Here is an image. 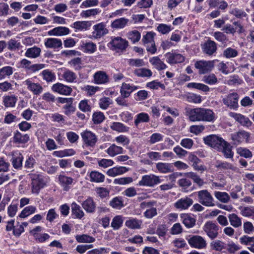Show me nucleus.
Instances as JSON below:
<instances>
[{"label": "nucleus", "instance_id": "obj_1", "mask_svg": "<svg viewBox=\"0 0 254 254\" xmlns=\"http://www.w3.org/2000/svg\"><path fill=\"white\" fill-rule=\"evenodd\" d=\"M189 118L192 122H213L215 120V114L210 109L201 108H194L190 110Z\"/></svg>", "mask_w": 254, "mask_h": 254}, {"label": "nucleus", "instance_id": "obj_2", "mask_svg": "<svg viewBox=\"0 0 254 254\" xmlns=\"http://www.w3.org/2000/svg\"><path fill=\"white\" fill-rule=\"evenodd\" d=\"M197 195L198 201L199 203L205 206H214V199L209 192L207 190H202L200 191L194 192L190 194V196Z\"/></svg>", "mask_w": 254, "mask_h": 254}, {"label": "nucleus", "instance_id": "obj_3", "mask_svg": "<svg viewBox=\"0 0 254 254\" xmlns=\"http://www.w3.org/2000/svg\"><path fill=\"white\" fill-rule=\"evenodd\" d=\"M202 229L211 240L216 238L222 230L216 223L212 221H207L203 225Z\"/></svg>", "mask_w": 254, "mask_h": 254}, {"label": "nucleus", "instance_id": "obj_4", "mask_svg": "<svg viewBox=\"0 0 254 254\" xmlns=\"http://www.w3.org/2000/svg\"><path fill=\"white\" fill-rule=\"evenodd\" d=\"M163 181L160 177L154 174L145 175L142 176L141 179L138 182L137 185L138 186H145L154 187Z\"/></svg>", "mask_w": 254, "mask_h": 254}, {"label": "nucleus", "instance_id": "obj_5", "mask_svg": "<svg viewBox=\"0 0 254 254\" xmlns=\"http://www.w3.org/2000/svg\"><path fill=\"white\" fill-rule=\"evenodd\" d=\"M204 143L218 151L225 140L221 137L215 134H210L203 138Z\"/></svg>", "mask_w": 254, "mask_h": 254}, {"label": "nucleus", "instance_id": "obj_6", "mask_svg": "<svg viewBox=\"0 0 254 254\" xmlns=\"http://www.w3.org/2000/svg\"><path fill=\"white\" fill-rule=\"evenodd\" d=\"M251 134L245 130H240L231 134V139L232 140L233 145H238L242 142H250Z\"/></svg>", "mask_w": 254, "mask_h": 254}, {"label": "nucleus", "instance_id": "obj_7", "mask_svg": "<svg viewBox=\"0 0 254 254\" xmlns=\"http://www.w3.org/2000/svg\"><path fill=\"white\" fill-rule=\"evenodd\" d=\"M189 244L191 248L202 249L206 247L205 239L199 235H189L186 237Z\"/></svg>", "mask_w": 254, "mask_h": 254}, {"label": "nucleus", "instance_id": "obj_8", "mask_svg": "<svg viewBox=\"0 0 254 254\" xmlns=\"http://www.w3.org/2000/svg\"><path fill=\"white\" fill-rule=\"evenodd\" d=\"M128 46V41L121 37L112 38V40L108 44V47L112 50H119L123 51L125 50Z\"/></svg>", "mask_w": 254, "mask_h": 254}, {"label": "nucleus", "instance_id": "obj_9", "mask_svg": "<svg viewBox=\"0 0 254 254\" xmlns=\"http://www.w3.org/2000/svg\"><path fill=\"white\" fill-rule=\"evenodd\" d=\"M82 139L87 147L94 148L98 141L97 135L93 132L85 130L80 133Z\"/></svg>", "mask_w": 254, "mask_h": 254}, {"label": "nucleus", "instance_id": "obj_10", "mask_svg": "<svg viewBox=\"0 0 254 254\" xmlns=\"http://www.w3.org/2000/svg\"><path fill=\"white\" fill-rule=\"evenodd\" d=\"M239 95L236 92L229 93L223 99V103L231 109L236 110L239 107Z\"/></svg>", "mask_w": 254, "mask_h": 254}, {"label": "nucleus", "instance_id": "obj_11", "mask_svg": "<svg viewBox=\"0 0 254 254\" xmlns=\"http://www.w3.org/2000/svg\"><path fill=\"white\" fill-rule=\"evenodd\" d=\"M233 24L236 26L234 28L230 24H226L222 28V30L227 34H231L234 35L236 32L240 34L245 32V30L240 21H235L233 22Z\"/></svg>", "mask_w": 254, "mask_h": 254}, {"label": "nucleus", "instance_id": "obj_12", "mask_svg": "<svg viewBox=\"0 0 254 254\" xmlns=\"http://www.w3.org/2000/svg\"><path fill=\"white\" fill-rule=\"evenodd\" d=\"M32 178V192L38 194L41 189L44 188L46 184L40 175H33Z\"/></svg>", "mask_w": 254, "mask_h": 254}, {"label": "nucleus", "instance_id": "obj_13", "mask_svg": "<svg viewBox=\"0 0 254 254\" xmlns=\"http://www.w3.org/2000/svg\"><path fill=\"white\" fill-rule=\"evenodd\" d=\"M214 61H199L196 62L194 66L199 69V74H205L211 71L214 67Z\"/></svg>", "mask_w": 254, "mask_h": 254}, {"label": "nucleus", "instance_id": "obj_14", "mask_svg": "<svg viewBox=\"0 0 254 254\" xmlns=\"http://www.w3.org/2000/svg\"><path fill=\"white\" fill-rule=\"evenodd\" d=\"M166 62L170 64H181L185 61V57L182 54L176 52H167L164 55Z\"/></svg>", "mask_w": 254, "mask_h": 254}, {"label": "nucleus", "instance_id": "obj_15", "mask_svg": "<svg viewBox=\"0 0 254 254\" xmlns=\"http://www.w3.org/2000/svg\"><path fill=\"white\" fill-rule=\"evenodd\" d=\"M201 48L202 52L208 56H211L216 53L217 49V44L210 39L201 44Z\"/></svg>", "mask_w": 254, "mask_h": 254}, {"label": "nucleus", "instance_id": "obj_16", "mask_svg": "<svg viewBox=\"0 0 254 254\" xmlns=\"http://www.w3.org/2000/svg\"><path fill=\"white\" fill-rule=\"evenodd\" d=\"M51 89L54 92L66 96L70 95L72 91L70 87L59 82L53 84Z\"/></svg>", "mask_w": 254, "mask_h": 254}, {"label": "nucleus", "instance_id": "obj_17", "mask_svg": "<svg viewBox=\"0 0 254 254\" xmlns=\"http://www.w3.org/2000/svg\"><path fill=\"white\" fill-rule=\"evenodd\" d=\"M229 116L234 118L243 126L250 127L252 125V122L250 120L249 118L242 114L234 112H230L229 113Z\"/></svg>", "mask_w": 254, "mask_h": 254}, {"label": "nucleus", "instance_id": "obj_18", "mask_svg": "<svg viewBox=\"0 0 254 254\" xmlns=\"http://www.w3.org/2000/svg\"><path fill=\"white\" fill-rule=\"evenodd\" d=\"M58 180L63 190L66 191H68L71 189L73 182L72 178L62 174L59 176Z\"/></svg>", "mask_w": 254, "mask_h": 254}, {"label": "nucleus", "instance_id": "obj_19", "mask_svg": "<svg viewBox=\"0 0 254 254\" xmlns=\"http://www.w3.org/2000/svg\"><path fill=\"white\" fill-rule=\"evenodd\" d=\"M94 83L97 84H105L109 82L108 75L104 71H97L93 76Z\"/></svg>", "mask_w": 254, "mask_h": 254}, {"label": "nucleus", "instance_id": "obj_20", "mask_svg": "<svg viewBox=\"0 0 254 254\" xmlns=\"http://www.w3.org/2000/svg\"><path fill=\"white\" fill-rule=\"evenodd\" d=\"M81 205L87 213H93L95 212L96 204L91 196H88L85 200L82 201Z\"/></svg>", "mask_w": 254, "mask_h": 254}, {"label": "nucleus", "instance_id": "obj_21", "mask_svg": "<svg viewBox=\"0 0 254 254\" xmlns=\"http://www.w3.org/2000/svg\"><path fill=\"white\" fill-rule=\"evenodd\" d=\"M190 179L185 177L184 178L180 179L178 182L179 186L184 192H188L196 189L194 185L191 186V182Z\"/></svg>", "mask_w": 254, "mask_h": 254}, {"label": "nucleus", "instance_id": "obj_22", "mask_svg": "<svg viewBox=\"0 0 254 254\" xmlns=\"http://www.w3.org/2000/svg\"><path fill=\"white\" fill-rule=\"evenodd\" d=\"M188 160L191 163L192 166L195 171H204L206 170L205 166L199 165L201 162V160L196 155L190 153L188 157Z\"/></svg>", "mask_w": 254, "mask_h": 254}, {"label": "nucleus", "instance_id": "obj_23", "mask_svg": "<svg viewBox=\"0 0 254 254\" xmlns=\"http://www.w3.org/2000/svg\"><path fill=\"white\" fill-rule=\"evenodd\" d=\"M129 171V168L124 166H116L109 169L106 172L109 176L115 177L121 175Z\"/></svg>", "mask_w": 254, "mask_h": 254}, {"label": "nucleus", "instance_id": "obj_24", "mask_svg": "<svg viewBox=\"0 0 254 254\" xmlns=\"http://www.w3.org/2000/svg\"><path fill=\"white\" fill-rule=\"evenodd\" d=\"M44 44L47 48L54 49L62 48V42L60 39L48 38L45 40Z\"/></svg>", "mask_w": 254, "mask_h": 254}, {"label": "nucleus", "instance_id": "obj_25", "mask_svg": "<svg viewBox=\"0 0 254 254\" xmlns=\"http://www.w3.org/2000/svg\"><path fill=\"white\" fill-rule=\"evenodd\" d=\"M70 33L68 28L63 26H59L53 28L48 32L49 36H61L67 35Z\"/></svg>", "mask_w": 254, "mask_h": 254}, {"label": "nucleus", "instance_id": "obj_26", "mask_svg": "<svg viewBox=\"0 0 254 254\" xmlns=\"http://www.w3.org/2000/svg\"><path fill=\"white\" fill-rule=\"evenodd\" d=\"M24 83L27 85L28 89L32 91L34 95H39L43 91V88L41 85L32 82L29 79L26 80Z\"/></svg>", "mask_w": 254, "mask_h": 254}, {"label": "nucleus", "instance_id": "obj_27", "mask_svg": "<svg viewBox=\"0 0 254 254\" xmlns=\"http://www.w3.org/2000/svg\"><path fill=\"white\" fill-rule=\"evenodd\" d=\"M156 168L160 173L173 172L174 170L173 163L158 162L156 164Z\"/></svg>", "mask_w": 254, "mask_h": 254}, {"label": "nucleus", "instance_id": "obj_28", "mask_svg": "<svg viewBox=\"0 0 254 254\" xmlns=\"http://www.w3.org/2000/svg\"><path fill=\"white\" fill-rule=\"evenodd\" d=\"M232 146L225 141L218 151L222 152L225 158L232 159L234 154L232 151Z\"/></svg>", "mask_w": 254, "mask_h": 254}, {"label": "nucleus", "instance_id": "obj_29", "mask_svg": "<svg viewBox=\"0 0 254 254\" xmlns=\"http://www.w3.org/2000/svg\"><path fill=\"white\" fill-rule=\"evenodd\" d=\"M30 140V136L28 134H22L18 130L14 132L13 141L15 143L25 144Z\"/></svg>", "mask_w": 254, "mask_h": 254}, {"label": "nucleus", "instance_id": "obj_30", "mask_svg": "<svg viewBox=\"0 0 254 254\" xmlns=\"http://www.w3.org/2000/svg\"><path fill=\"white\" fill-rule=\"evenodd\" d=\"M193 203L192 199L186 197L185 198H182L179 199L175 203V206L177 208L181 209H188Z\"/></svg>", "mask_w": 254, "mask_h": 254}, {"label": "nucleus", "instance_id": "obj_31", "mask_svg": "<svg viewBox=\"0 0 254 254\" xmlns=\"http://www.w3.org/2000/svg\"><path fill=\"white\" fill-rule=\"evenodd\" d=\"M93 29L95 31L93 34H95L96 38H100L108 33V30L105 28V25L103 22L95 25Z\"/></svg>", "mask_w": 254, "mask_h": 254}, {"label": "nucleus", "instance_id": "obj_32", "mask_svg": "<svg viewBox=\"0 0 254 254\" xmlns=\"http://www.w3.org/2000/svg\"><path fill=\"white\" fill-rule=\"evenodd\" d=\"M71 215L72 218L81 219L84 215V213L80 206L75 202L71 203Z\"/></svg>", "mask_w": 254, "mask_h": 254}, {"label": "nucleus", "instance_id": "obj_33", "mask_svg": "<svg viewBox=\"0 0 254 254\" xmlns=\"http://www.w3.org/2000/svg\"><path fill=\"white\" fill-rule=\"evenodd\" d=\"M91 21H77L74 22L71 27H73L77 30L83 31L88 30L91 26Z\"/></svg>", "mask_w": 254, "mask_h": 254}, {"label": "nucleus", "instance_id": "obj_34", "mask_svg": "<svg viewBox=\"0 0 254 254\" xmlns=\"http://www.w3.org/2000/svg\"><path fill=\"white\" fill-rule=\"evenodd\" d=\"M181 218L183 219V223L188 228H192L195 225L196 219L188 214H182Z\"/></svg>", "mask_w": 254, "mask_h": 254}, {"label": "nucleus", "instance_id": "obj_35", "mask_svg": "<svg viewBox=\"0 0 254 254\" xmlns=\"http://www.w3.org/2000/svg\"><path fill=\"white\" fill-rule=\"evenodd\" d=\"M149 62L158 70H161L167 67V65L158 57H153L150 58Z\"/></svg>", "mask_w": 254, "mask_h": 254}, {"label": "nucleus", "instance_id": "obj_36", "mask_svg": "<svg viewBox=\"0 0 254 254\" xmlns=\"http://www.w3.org/2000/svg\"><path fill=\"white\" fill-rule=\"evenodd\" d=\"M81 50L84 53L92 54L97 49L96 45L93 42H82L80 45Z\"/></svg>", "mask_w": 254, "mask_h": 254}, {"label": "nucleus", "instance_id": "obj_37", "mask_svg": "<svg viewBox=\"0 0 254 254\" xmlns=\"http://www.w3.org/2000/svg\"><path fill=\"white\" fill-rule=\"evenodd\" d=\"M23 156L20 153H18L16 155L13 154L11 161L13 168L16 169H21L22 167V161Z\"/></svg>", "mask_w": 254, "mask_h": 254}, {"label": "nucleus", "instance_id": "obj_38", "mask_svg": "<svg viewBox=\"0 0 254 254\" xmlns=\"http://www.w3.org/2000/svg\"><path fill=\"white\" fill-rule=\"evenodd\" d=\"M109 205L114 209H121L125 206L123 197L118 196L114 197L110 201Z\"/></svg>", "mask_w": 254, "mask_h": 254}, {"label": "nucleus", "instance_id": "obj_39", "mask_svg": "<svg viewBox=\"0 0 254 254\" xmlns=\"http://www.w3.org/2000/svg\"><path fill=\"white\" fill-rule=\"evenodd\" d=\"M89 177L90 182L97 183L103 182L105 179L104 175L97 171H92Z\"/></svg>", "mask_w": 254, "mask_h": 254}, {"label": "nucleus", "instance_id": "obj_40", "mask_svg": "<svg viewBox=\"0 0 254 254\" xmlns=\"http://www.w3.org/2000/svg\"><path fill=\"white\" fill-rule=\"evenodd\" d=\"M184 177L192 179L193 182L196 184L199 187H202L204 184L203 180L201 179L195 173L192 172L185 173Z\"/></svg>", "mask_w": 254, "mask_h": 254}, {"label": "nucleus", "instance_id": "obj_41", "mask_svg": "<svg viewBox=\"0 0 254 254\" xmlns=\"http://www.w3.org/2000/svg\"><path fill=\"white\" fill-rule=\"evenodd\" d=\"M129 20L125 17H122L114 20L111 23V27L114 29L124 28L127 24Z\"/></svg>", "mask_w": 254, "mask_h": 254}, {"label": "nucleus", "instance_id": "obj_42", "mask_svg": "<svg viewBox=\"0 0 254 254\" xmlns=\"http://www.w3.org/2000/svg\"><path fill=\"white\" fill-rule=\"evenodd\" d=\"M41 52V50L40 48L34 46L28 48L25 53V56L27 58H36L40 56Z\"/></svg>", "mask_w": 254, "mask_h": 254}, {"label": "nucleus", "instance_id": "obj_43", "mask_svg": "<svg viewBox=\"0 0 254 254\" xmlns=\"http://www.w3.org/2000/svg\"><path fill=\"white\" fill-rule=\"evenodd\" d=\"M123 148L115 144H112L107 150L106 152L111 157H114L117 154L123 153Z\"/></svg>", "mask_w": 254, "mask_h": 254}, {"label": "nucleus", "instance_id": "obj_44", "mask_svg": "<svg viewBox=\"0 0 254 254\" xmlns=\"http://www.w3.org/2000/svg\"><path fill=\"white\" fill-rule=\"evenodd\" d=\"M149 121V116L147 113L141 112L137 114L134 120L135 126H138L140 123H148Z\"/></svg>", "mask_w": 254, "mask_h": 254}, {"label": "nucleus", "instance_id": "obj_45", "mask_svg": "<svg viewBox=\"0 0 254 254\" xmlns=\"http://www.w3.org/2000/svg\"><path fill=\"white\" fill-rule=\"evenodd\" d=\"M123 222V216L117 215L113 218L111 226L114 230H117L122 227Z\"/></svg>", "mask_w": 254, "mask_h": 254}, {"label": "nucleus", "instance_id": "obj_46", "mask_svg": "<svg viewBox=\"0 0 254 254\" xmlns=\"http://www.w3.org/2000/svg\"><path fill=\"white\" fill-rule=\"evenodd\" d=\"M134 73L138 77H150L152 75V72L146 68H138L134 70Z\"/></svg>", "mask_w": 254, "mask_h": 254}, {"label": "nucleus", "instance_id": "obj_47", "mask_svg": "<svg viewBox=\"0 0 254 254\" xmlns=\"http://www.w3.org/2000/svg\"><path fill=\"white\" fill-rule=\"evenodd\" d=\"M36 211V208L32 205L25 207L18 215V217L25 218L30 215L35 213Z\"/></svg>", "mask_w": 254, "mask_h": 254}, {"label": "nucleus", "instance_id": "obj_48", "mask_svg": "<svg viewBox=\"0 0 254 254\" xmlns=\"http://www.w3.org/2000/svg\"><path fill=\"white\" fill-rule=\"evenodd\" d=\"M142 221L136 218L129 219L125 222V225L129 229H135L140 228Z\"/></svg>", "mask_w": 254, "mask_h": 254}, {"label": "nucleus", "instance_id": "obj_49", "mask_svg": "<svg viewBox=\"0 0 254 254\" xmlns=\"http://www.w3.org/2000/svg\"><path fill=\"white\" fill-rule=\"evenodd\" d=\"M75 239L78 243H93L95 241V238L87 234L77 235Z\"/></svg>", "mask_w": 254, "mask_h": 254}, {"label": "nucleus", "instance_id": "obj_50", "mask_svg": "<svg viewBox=\"0 0 254 254\" xmlns=\"http://www.w3.org/2000/svg\"><path fill=\"white\" fill-rule=\"evenodd\" d=\"M243 80L237 74H233L229 77L227 83L230 86H236L242 84Z\"/></svg>", "mask_w": 254, "mask_h": 254}, {"label": "nucleus", "instance_id": "obj_51", "mask_svg": "<svg viewBox=\"0 0 254 254\" xmlns=\"http://www.w3.org/2000/svg\"><path fill=\"white\" fill-rule=\"evenodd\" d=\"M40 74L42 75L43 79L46 80L47 82H53L56 79L55 73L49 69L43 70Z\"/></svg>", "mask_w": 254, "mask_h": 254}, {"label": "nucleus", "instance_id": "obj_52", "mask_svg": "<svg viewBox=\"0 0 254 254\" xmlns=\"http://www.w3.org/2000/svg\"><path fill=\"white\" fill-rule=\"evenodd\" d=\"M187 87L189 88L198 89L205 92L209 91L210 89L207 85L200 83L190 82L188 84Z\"/></svg>", "mask_w": 254, "mask_h": 254}, {"label": "nucleus", "instance_id": "obj_53", "mask_svg": "<svg viewBox=\"0 0 254 254\" xmlns=\"http://www.w3.org/2000/svg\"><path fill=\"white\" fill-rule=\"evenodd\" d=\"M111 128L115 131L120 132H125L128 131L129 127L126 126L123 123L120 122H114L111 126Z\"/></svg>", "mask_w": 254, "mask_h": 254}, {"label": "nucleus", "instance_id": "obj_54", "mask_svg": "<svg viewBox=\"0 0 254 254\" xmlns=\"http://www.w3.org/2000/svg\"><path fill=\"white\" fill-rule=\"evenodd\" d=\"M17 99L14 96H6L3 98V105L5 107H13L15 106Z\"/></svg>", "mask_w": 254, "mask_h": 254}, {"label": "nucleus", "instance_id": "obj_55", "mask_svg": "<svg viewBox=\"0 0 254 254\" xmlns=\"http://www.w3.org/2000/svg\"><path fill=\"white\" fill-rule=\"evenodd\" d=\"M210 246L212 250L216 251H221L226 249L225 243L220 240L212 241L210 243Z\"/></svg>", "mask_w": 254, "mask_h": 254}, {"label": "nucleus", "instance_id": "obj_56", "mask_svg": "<svg viewBox=\"0 0 254 254\" xmlns=\"http://www.w3.org/2000/svg\"><path fill=\"white\" fill-rule=\"evenodd\" d=\"M228 217L231 225H232L233 227L237 228L241 226V219L236 214H230Z\"/></svg>", "mask_w": 254, "mask_h": 254}, {"label": "nucleus", "instance_id": "obj_57", "mask_svg": "<svg viewBox=\"0 0 254 254\" xmlns=\"http://www.w3.org/2000/svg\"><path fill=\"white\" fill-rule=\"evenodd\" d=\"M101 10L99 8H93L86 10H82L80 13V16L83 18H87L91 16H95L99 14Z\"/></svg>", "mask_w": 254, "mask_h": 254}, {"label": "nucleus", "instance_id": "obj_58", "mask_svg": "<svg viewBox=\"0 0 254 254\" xmlns=\"http://www.w3.org/2000/svg\"><path fill=\"white\" fill-rule=\"evenodd\" d=\"M105 119L103 113L99 112H95L92 115V121L95 125H98L102 123Z\"/></svg>", "mask_w": 254, "mask_h": 254}, {"label": "nucleus", "instance_id": "obj_59", "mask_svg": "<svg viewBox=\"0 0 254 254\" xmlns=\"http://www.w3.org/2000/svg\"><path fill=\"white\" fill-rule=\"evenodd\" d=\"M88 102L89 100L86 99L81 100L78 104L79 109L84 113L91 112V107Z\"/></svg>", "mask_w": 254, "mask_h": 254}, {"label": "nucleus", "instance_id": "obj_60", "mask_svg": "<svg viewBox=\"0 0 254 254\" xmlns=\"http://www.w3.org/2000/svg\"><path fill=\"white\" fill-rule=\"evenodd\" d=\"M216 198L223 203H227L230 200V196L226 192L215 191Z\"/></svg>", "mask_w": 254, "mask_h": 254}, {"label": "nucleus", "instance_id": "obj_61", "mask_svg": "<svg viewBox=\"0 0 254 254\" xmlns=\"http://www.w3.org/2000/svg\"><path fill=\"white\" fill-rule=\"evenodd\" d=\"M202 81L209 85H214L218 83V79L214 73L208 75H205L203 77Z\"/></svg>", "mask_w": 254, "mask_h": 254}, {"label": "nucleus", "instance_id": "obj_62", "mask_svg": "<svg viewBox=\"0 0 254 254\" xmlns=\"http://www.w3.org/2000/svg\"><path fill=\"white\" fill-rule=\"evenodd\" d=\"M237 153L245 158H251L253 156L252 152L247 148L239 147L237 149Z\"/></svg>", "mask_w": 254, "mask_h": 254}, {"label": "nucleus", "instance_id": "obj_63", "mask_svg": "<svg viewBox=\"0 0 254 254\" xmlns=\"http://www.w3.org/2000/svg\"><path fill=\"white\" fill-rule=\"evenodd\" d=\"M127 37L133 43H135L139 41L141 34L137 30H133L127 33Z\"/></svg>", "mask_w": 254, "mask_h": 254}, {"label": "nucleus", "instance_id": "obj_64", "mask_svg": "<svg viewBox=\"0 0 254 254\" xmlns=\"http://www.w3.org/2000/svg\"><path fill=\"white\" fill-rule=\"evenodd\" d=\"M129 87L130 84L128 83L125 82L122 83L120 89V93L123 97L127 98L130 96L131 93L130 92Z\"/></svg>", "mask_w": 254, "mask_h": 254}]
</instances>
